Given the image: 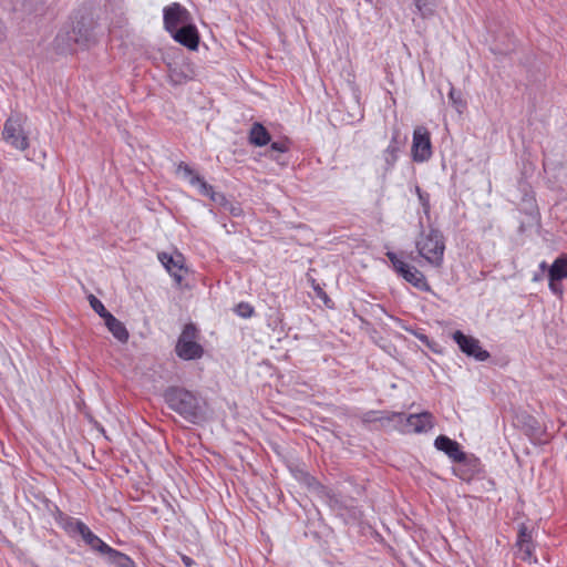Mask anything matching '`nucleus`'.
I'll list each match as a JSON object with an SVG mask.
<instances>
[{"mask_svg": "<svg viewBox=\"0 0 567 567\" xmlns=\"http://www.w3.org/2000/svg\"><path fill=\"white\" fill-rule=\"evenodd\" d=\"M96 21L86 8L76 10L71 18V28L60 31L54 39V49L58 53L72 52L74 45L89 48L96 42Z\"/></svg>", "mask_w": 567, "mask_h": 567, "instance_id": "f257e3e1", "label": "nucleus"}, {"mask_svg": "<svg viewBox=\"0 0 567 567\" xmlns=\"http://www.w3.org/2000/svg\"><path fill=\"white\" fill-rule=\"evenodd\" d=\"M163 398L167 406L192 424H199L206 416V401L196 392L183 386H168Z\"/></svg>", "mask_w": 567, "mask_h": 567, "instance_id": "f03ea898", "label": "nucleus"}, {"mask_svg": "<svg viewBox=\"0 0 567 567\" xmlns=\"http://www.w3.org/2000/svg\"><path fill=\"white\" fill-rule=\"evenodd\" d=\"M416 249L421 257L431 265L440 267L443 262L445 243L443 234L436 228H430L427 234H421L416 240Z\"/></svg>", "mask_w": 567, "mask_h": 567, "instance_id": "7ed1b4c3", "label": "nucleus"}, {"mask_svg": "<svg viewBox=\"0 0 567 567\" xmlns=\"http://www.w3.org/2000/svg\"><path fill=\"white\" fill-rule=\"evenodd\" d=\"M24 118L21 115H12L7 118L2 136L12 147L24 151L29 147V137L23 127Z\"/></svg>", "mask_w": 567, "mask_h": 567, "instance_id": "20e7f679", "label": "nucleus"}, {"mask_svg": "<svg viewBox=\"0 0 567 567\" xmlns=\"http://www.w3.org/2000/svg\"><path fill=\"white\" fill-rule=\"evenodd\" d=\"M408 427H411L415 433L427 432L434 427V416L429 411L410 414L408 416L403 413L402 421L394 420L393 422V429L401 432H408Z\"/></svg>", "mask_w": 567, "mask_h": 567, "instance_id": "39448f33", "label": "nucleus"}, {"mask_svg": "<svg viewBox=\"0 0 567 567\" xmlns=\"http://www.w3.org/2000/svg\"><path fill=\"white\" fill-rule=\"evenodd\" d=\"M431 134L425 126H416L413 131L411 155L413 162L423 163L432 157Z\"/></svg>", "mask_w": 567, "mask_h": 567, "instance_id": "423d86ee", "label": "nucleus"}, {"mask_svg": "<svg viewBox=\"0 0 567 567\" xmlns=\"http://www.w3.org/2000/svg\"><path fill=\"white\" fill-rule=\"evenodd\" d=\"M515 557L527 563V564H536L537 558L534 555V544L532 530L528 529L526 524L522 523L518 526V535L515 544Z\"/></svg>", "mask_w": 567, "mask_h": 567, "instance_id": "0eeeda50", "label": "nucleus"}, {"mask_svg": "<svg viewBox=\"0 0 567 567\" xmlns=\"http://www.w3.org/2000/svg\"><path fill=\"white\" fill-rule=\"evenodd\" d=\"M453 340L457 343L462 352L468 357H474L477 361H485L489 358L488 351L482 349L477 339L466 336L460 330L453 333Z\"/></svg>", "mask_w": 567, "mask_h": 567, "instance_id": "6e6552de", "label": "nucleus"}, {"mask_svg": "<svg viewBox=\"0 0 567 567\" xmlns=\"http://www.w3.org/2000/svg\"><path fill=\"white\" fill-rule=\"evenodd\" d=\"M192 22V16L187 9L177 2L164 9V27L171 33L178 28Z\"/></svg>", "mask_w": 567, "mask_h": 567, "instance_id": "1a4fd4ad", "label": "nucleus"}, {"mask_svg": "<svg viewBox=\"0 0 567 567\" xmlns=\"http://www.w3.org/2000/svg\"><path fill=\"white\" fill-rule=\"evenodd\" d=\"M158 259L174 278L175 282L181 286L187 268L184 266V257L182 254L171 255L167 252H159Z\"/></svg>", "mask_w": 567, "mask_h": 567, "instance_id": "9d476101", "label": "nucleus"}, {"mask_svg": "<svg viewBox=\"0 0 567 567\" xmlns=\"http://www.w3.org/2000/svg\"><path fill=\"white\" fill-rule=\"evenodd\" d=\"M406 137L401 136L399 128H393L392 136L388 147L383 152V158L385 162V171L392 169L399 158V153L404 146Z\"/></svg>", "mask_w": 567, "mask_h": 567, "instance_id": "9b49d317", "label": "nucleus"}, {"mask_svg": "<svg viewBox=\"0 0 567 567\" xmlns=\"http://www.w3.org/2000/svg\"><path fill=\"white\" fill-rule=\"evenodd\" d=\"M174 40L189 50H196L199 44V34L196 27L189 22L171 32Z\"/></svg>", "mask_w": 567, "mask_h": 567, "instance_id": "f8f14e48", "label": "nucleus"}, {"mask_svg": "<svg viewBox=\"0 0 567 567\" xmlns=\"http://www.w3.org/2000/svg\"><path fill=\"white\" fill-rule=\"evenodd\" d=\"M458 466L454 467L453 473L462 481L470 482L482 471L481 461L474 455L467 456L465 460L457 461Z\"/></svg>", "mask_w": 567, "mask_h": 567, "instance_id": "ddd939ff", "label": "nucleus"}, {"mask_svg": "<svg viewBox=\"0 0 567 567\" xmlns=\"http://www.w3.org/2000/svg\"><path fill=\"white\" fill-rule=\"evenodd\" d=\"M434 446L444 452L453 462L465 460V452L461 445L446 435H439L434 441Z\"/></svg>", "mask_w": 567, "mask_h": 567, "instance_id": "4468645a", "label": "nucleus"}, {"mask_svg": "<svg viewBox=\"0 0 567 567\" xmlns=\"http://www.w3.org/2000/svg\"><path fill=\"white\" fill-rule=\"evenodd\" d=\"M175 352L182 360L190 361L200 359L204 354V348L198 342L177 341Z\"/></svg>", "mask_w": 567, "mask_h": 567, "instance_id": "2eb2a0df", "label": "nucleus"}, {"mask_svg": "<svg viewBox=\"0 0 567 567\" xmlns=\"http://www.w3.org/2000/svg\"><path fill=\"white\" fill-rule=\"evenodd\" d=\"M380 412L377 411H368L362 415V421L365 423L370 422H380L382 426H388L390 423H393L394 420L403 419L402 412Z\"/></svg>", "mask_w": 567, "mask_h": 567, "instance_id": "dca6fc26", "label": "nucleus"}, {"mask_svg": "<svg viewBox=\"0 0 567 567\" xmlns=\"http://www.w3.org/2000/svg\"><path fill=\"white\" fill-rule=\"evenodd\" d=\"M400 275L404 280L420 290L427 291L430 289L425 276L414 266L409 265Z\"/></svg>", "mask_w": 567, "mask_h": 567, "instance_id": "f3484780", "label": "nucleus"}, {"mask_svg": "<svg viewBox=\"0 0 567 567\" xmlns=\"http://www.w3.org/2000/svg\"><path fill=\"white\" fill-rule=\"evenodd\" d=\"M56 520L59 525L65 530V533L71 537L80 535L81 529L85 527V524L80 519H76L61 512L59 513Z\"/></svg>", "mask_w": 567, "mask_h": 567, "instance_id": "a211bd4d", "label": "nucleus"}, {"mask_svg": "<svg viewBox=\"0 0 567 567\" xmlns=\"http://www.w3.org/2000/svg\"><path fill=\"white\" fill-rule=\"evenodd\" d=\"M104 322L115 339L123 343L127 342L130 338L128 331L118 319H116L113 315H109L106 316V320Z\"/></svg>", "mask_w": 567, "mask_h": 567, "instance_id": "6ab92c4d", "label": "nucleus"}, {"mask_svg": "<svg viewBox=\"0 0 567 567\" xmlns=\"http://www.w3.org/2000/svg\"><path fill=\"white\" fill-rule=\"evenodd\" d=\"M249 142L255 146H265L270 142V134L260 123H254L249 131Z\"/></svg>", "mask_w": 567, "mask_h": 567, "instance_id": "aec40b11", "label": "nucleus"}, {"mask_svg": "<svg viewBox=\"0 0 567 567\" xmlns=\"http://www.w3.org/2000/svg\"><path fill=\"white\" fill-rule=\"evenodd\" d=\"M80 536L91 549L96 550L104 555L109 549V545L105 544L99 536H96L86 525L81 529Z\"/></svg>", "mask_w": 567, "mask_h": 567, "instance_id": "412c9836", "label": "nucleus"}, {"mask_svg": "<svg viewBox=\"0 0 567 567\" xmlns=\"http://www.w3.org/2000/svg\"><path fill=\"white\" fill-rule=\"evenodd\" d=\"M567 278V257L557 258L548 270L550 281H560Z\"/></svg>", "mask_w": 567, "mask_h": 567, "instance_id": "4be33fe9", "label": "nucleus"}, {"mask_svg": "<svg viewBox=\"0 0 567 567\" xmlns=\"http://www.w3.org/2000/svg\"><path fill=\"white\" fill-rule=\"evenodd\" d=\"M104 555H107L109 561L116 567H135L134 561L127 555L112 547H109Z\"/></svg>", "mask_w": 567, "mask_h": 567, "instance_id": "5701e85b", "label": "nucleus"}, {"mask_svg": "<svg viewBox=\"0 0 567 567\" xmlns=\"http://www.w3.org/2000/svg\"><path fill=\"white\" fill-rule=\"evenodd\" d=\"M293 477L301 483L302 485L307 486L309 489H318L321 486V484L317 481V478L312 475H310L308 472L301 470V468H295L291 471Z\"/></svg>", "mask_w": 567, "mask_h": 567, "instance_id": "b1692460", "label": "nucleus"}, {"mask_svg": "<svg viewBox=\"0 0 567 567\" xmlns=\"http://www.w3.org/2000/svg\"><path fill=\"white\" fill-rule=\"evenodd\" d=\"M414 4L420 16L424 19L432 17L435 12V0H414Z\"/></svg>", "mask_w": 567, "mask_h": 567, "instance_id": "393cba45", "label": "nucleus"}, {"mask_svg": "<svg viewBox=\"0 0 567 567\" xmlns=\"http://www.w3.org/2000/svg\"><path fill=\"white\" fill-rule=\"evenodd\" d=\"M198 338H199V331H198L197 327L194 323H187V324H185L177 341L197 342Z\"/></svg>", "mask_w": 567, "mask_h": 567, "instance_id": "a878e982", "label": "nucleus"}, {"mask_svg": "<svg viewBox=\"0 0 567 567\" xmlns=\"http://www.w3.org/2000/svg\"><path fill=\"white\" fill-rule=\"evenodd\" d=\"M189 183L194 186L197 185L203 195L209 196L212 199H215L214 198L215 193H214L213 186L209 185L200 175L194 176L193 178H190Z\"/></svg>", "mask_w": 567, "mask_h": 567, "instance_id": "bb28decb", "label": "nucleus"}, {"mask_svg": "<svg viewBox=\"0 0 567 567\" xmlns=\"http://www.w3.org/2000/svg\"><path fill=\"white\" fill-rule=\"evenodd\" d=\"M449 99L458 113H462L466 107V102L463 100L462 92L453 86L449 92Z\"/></svg>", "mask_w": 567, "mask_h": 567, "instance_id": "cd10ccee", "label": "nucleus"}, {"mask_svg": "<svg viewBox=\"0 0 567 567\" xmlns=\"http://www.w3.org/2000/svg\"><path fill=\"white\" fill-rule=\"evenodd\" d=\"M91 308L101 317L106 320V316L112 315L109 312L102 301L97 299L94 295H89L87 297Z\"/></svg>", "mask_w": 567, "mask_h": 567, "instance_id": "c85d7f7f", "label": "nucleus"}, {"mask_svg": "<svg viewBox=\"0 0 567 567\" xmlns=\"http://www.w3.org/2000/svg\"><path fill=\"white\" fill-rule=\"evenodd\" d=\"M235 312L241 318H250L254 315V307L248 302H240L236 306Z\"/></svg>", "mask_w": 567, "mask_h": 567, "instance_id": "c756f323", "label": "nucleus"}, {"mask_svg": "<svg viewBox=\"0 0 567 567\" xmlns=\"http://www.w3.org/2000/svg\"><path fill=\"white\" fill-rule=\"evenodd\" d=\"M177 172L183 173L184 177H187L189 179L193 178L194 176H199L197 173L193 171V168L189 165H187L184 162H181L178 164Z\"/></svg>", "mask_w": 567, "mask_h": 567, "instance_id": "7c9ffc66", "label": "nucleus"}, {"mask_svg": "<svg viewBox=\"0 0 567 567\" xmlns=\"http://www.w3.org/2000/svg\"><path fill=\"white\" fill-rule=\"evenodd\" d=\"M270 150L279 153H285L289 150L286 142H272L270 145Z\"/></svg>", "mask_w": 567, "mask_h": 567, "instance_id": "2f4dec72", "label": "nucleus"}, {"mask_svg": "<svg viewBox=\"0 0 567 567\" xmlns=\"http://www.w3.org/2000/svg\"><path fill=\"white\" fill-rule=\"evenodd\" d=\"M419 200L424 209V213L427 214L430 212V195L420 194Z\"/></svg>", "mask_w": 567, "mask_h": 567, "instance_id": "473e14b6", "label": "nucleus"}, {"mask_svg": "<svg viewBox=\"0 0 567 567\" xmlns=\"http://www.w3.org/2000/svg\"><path fill=\"white\" fill-rule=\"evenodd\" d=\"M549 289L556 295L561 296L564 292L561 284L559 281H550L549 280Z\"/></svg>", "mask_w": 567, "mask_h": 567, "instance_id": "72a5a7b5", "label": "nucleus"}, {"mask_svg": "<svg viewBox=\"0 0 567 567\" xmlns=\"http://www.w3.org/2000/svg\"><path fill=\"white\" fill-rule=\"evenodd\" d=\"M393 265V268L396 270L398 274H401L404 271V269L409 266V264L404 262L400 258L391 262Z\"/></svg>", "mask_w": 567, "mask_h": 567, "instance_id": "f704fd0d", "label": "nucleus"}, {"mask_svg": "<svg viewBox=\"0 0 567 567\" xmlns=\"http://www.w3.org/2000/svg\"><path fill=\"white\" fill-rule=\"evenodd\" d=\"M182 560L186 567H192L195 563L194 560L188 556H182Z\"/></svg>", "mask_w": 567, "mask_h": 567, "instance_id": "c9c22d12", "label": "nucleus"}, {"mask_svg": "<svg viewBox=\"0 0 567 567\" xmlns=\"http://www.w3.org/2000/svg\"><path fill=\"white\" fill-rule=\"evenodd\" d=\"M4 38H6V28H4L2 20L0 19V43L4 40Z\"/></svg>", "mask_w": 567, "mask_h": 567, "instance_id": "e433bc0d", "label": "nucleus"}, {"mask_svg": "<svg viewBox=\"0 0 567 567\" xmlns=\"http://www.w3.org/2000/svg\"><path fill=\"white\" fill-rule=\"evenodd\" d=\"M386 257L389 258V260H390L391 262H393L394 260L399 259V257L396 256V254H395V252H393V251H388V252H386Z\"/></svg>", "mask_w": 567, "mask_h": 567, "instance_id": "4c0bfd02", "label": "nucleus"}, {"mask_svg": "<svg viewBox=\"0 0 567 567\" xmlns=\"http://www.w3.org/2000/svg\"><path fill=\"white\" fill-rule=\"evenodd\" d=\"M416 337H417L421 341H423V342H426V341H427V337H426L425 334H423V333L416 334Z\"/></svg>", "mask_w": 567, "mask_h": 567, "instance_id": "58836bf2", "label": "nucleus"}, {"mask_svg": "<svg viewBox=\"0 0 567 567\" xmlns=\"http://www.w3.org/2000/svg\"><path fill=\"white\" fill-rule=\"evenodd\" d=\"M415 193H416L417 197H420V194H425L424 192H422L420 186H415Z\"/></svg>", "mask_w": 567, "mask_h": 567, "instance_id": "ea45409f", "label": "nucleus"}, {"mask_svg": "<svg viewBox=\"0 0 567 567\" xmlns=\"http://www.w3.org/2000/svg\"><path fill=\"white\" fill-rule=\"evenodd\" d=\"M238 212H240V208H237V209H231V214L235 215V216H238Z\"/></svg>", "mask_w": 567, "mask_h": 567, "instance_id": "a19ab883", "label": "nucleus"}, {"mask_svg": "<svg viewBox=\"0 0 567 567\" xmlns=\"http://www.w3.org/2000/svg\"><path fill=\"white\" fill-rule=\"evenodd\" d=\"M238 212H240V208H237V209H231V214L235 215V216H238Z\"/></svg>", "mask_w": 567, "mask_h": 567, "instance_id": "79ce46f5", "label": "nucleus"}, {"mask_svg": "<svg viewBox=\"0 0 567 567\" xmlns=\"http://www.w3.org/2000/svg\"><path fill=\"white\" fill-rule=\"evenodd\" d=\"M321 293L326 296V293L322 291V289L318 288V295H321Z\"/></svg>", "mask_w": 567, "mask_h": 567, "instance_id": "37998d69", "label": "nucleus"}]
</instances>
